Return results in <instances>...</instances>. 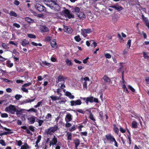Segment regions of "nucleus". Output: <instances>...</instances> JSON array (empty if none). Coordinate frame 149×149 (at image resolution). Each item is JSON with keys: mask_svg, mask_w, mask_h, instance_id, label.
<instances>
[{"mask_svg": "<svg viewBox=\"0 0 149 149\" xmlns=\"http://www.w3.org/2000/svg\"><path fill=\"white\" fill-rule=\"evenodd\" d=\"M43 1L45 4L52 9L58 10L60 8V6L55 1L53 0H43Z\"/></svg>", "mask_w": 149, "mask_h": 149, "instance_id": "nucleus-1", "label": "nucleus"}, {"mask_svg": "<svg viewBox=\"0 0 149 149\" xmlns=\"http://www.w3.org/2000/svg\"><path fill=\"white\" fill-rule=\"evenodd\" d=\"M16 108L13 105L10 104L9 106L6 107L5 109L6 111L10 112L12 114H14L16 111Z\"/></svg>", "mask_w": 149, "mask_h": 149, "instance_id": "nucleus-2", "label": "nucleus"}, {"mask_svg": "<svg viewBox=\"0 0 149 149\" xmlns=\"http://www.w3.org/2000/svg\"><path fill=\"white\" fill-rule=\"evenodd\" d=\"M85 102L86 104H88L89 102L91 103H92L93 102L98 103V99L96 98H94L93 97L91 96L90 97H86V99Z\"/></svg>", "mask_w": 149, "mask_h": 149, "instance_id": "nucleus-3", "label": "nucleus"}, {"mask_svg": "<svg viewBox=\"0 0 149 149\" xmlns=\"http://www.w3.org/2000/svg\"><path fill=\"white\" fill-rule=\"evenodd\" d=\"M35 7L37 10L40 12H45L46 11L45 7L39 4H37L35 6Z\"/></svg>", "mask_w": 149, "mask_h": 149, "instance_id": "nucleus-4", "label": "nucleus"}, {"mask_svg": "<svg viewBox=\"0 0 149 149\" xmlns=\"http://www.w3.org/2000/svg\"><path fill=\"white\" fill-rule=\"evenodd\" d=\"M70 103L71 106H72L77 105H80L82 103L81 101L79 99H78L75 101L72 100L70 101Z\"/></svg>", "mask_w": 149, "mask_h": 149, "instance_id": "nucleus-5", "label": "nucleus"}, {"mask_svg": "<svg viewBox=\"0 0 149 149\" xmlns=\"http://www.w3.org/2000/svg\"><path fill=\"white\" fill-rule=\"evenodd\" d=\"M40 30L41 33H46L49 31V28L45 25H42L40 27Z\"/></svg>", "mask_w": 149, "mask_h": 149, "instance_id": "nucleus-6", "label": "nucleus"}, {"mask_svg": "<svg viewBox=\"0 0 149 149\" xmlns=\"http://www.w3.org/2000/svg\"><path fill=\"white\" fill-rule=\"evenodd\" d=\"M110 7L115 8L118 11H120L123 9V7L119 6L118 3L115 4L114 5L110 6Z\"/></svg>", "mask_w": 149, "mask_h": 149, "instance_id": "nucleus-7", "label": "nucleus"}, {"mask_svg": "<svg viewBox=\"0 0 149 149\" xmlns=\"http://www.w3.org/2000/svg\"><path fill=\"white\" fill-rule=\"evenodd\" d=\"M141 17L143 21L145 22L146 26L149 29V22L148 18L145 17L143 15H142Z\"/></svg>", "mask_w": 149, "mask_h": 149, "instance_id": "nucleus-8", "label": "nucleus"}, {"mask_svg": "<svg viewBox=\"0 0 149 149\" xmlns=\"http://www.w3.org/2000/svg\"><path fill=\"white\" fill-rule=\"evenodd\" d=\"M105 137L106 139L109 141L111 143H113V141L115 139L110 134L106 135Z\"/></svg>", "mask_w": 149, "mask_h": 149, "instance_id": "nucleus-9", "label": "nucleus"}, {"mask_svg": "<svg viewBox=\"0 0 149 149\" xmlns=\"http://www.w3.org/2000/svg\"><path fill=\"white\" fill-rule=\"evenodd\" d=\"M64 31L65 32L70 33L72 32V29L70 27L65 26L64 25Z\"/></svg>", "mask_w": 149, "mask_h": 149, "instance_id": "nucleus-10", "label": "nucleus"}, {"mask_svg": "<svg viewBox=\"0 0 149 149\" xmlns=\"http://www.w3.org/2000/svg\"><path fill=\"white\" fill-rule=\"evenodd\" d=\"M92 31L91 29H84L82 32L83 35L86 37L87 36V34L88 33H89Z\"/></svg>", "mask_w": 149, "mask_h": 149, "instance_id": "nucleus-11", "label": "nucleus"}, {"mask_svg": "<svg viewBox=\"0 0 149 149\" xmlns=\"http://www.w3.org/2000/svg\"><path fill=\"white\" fill-rule=\"evenodd\" d=\"M72 120V116L70 114L68 113L66 115L65 118V120L66 122L71 121Z\"/></svg>", "mask_w": 149, "mask_h": 149, "instance_id": "nucleus-12", "label": "nucleus"}, {"mask_svg": "<svg viewBox=\"0 0 149 149\" xmlns=\"http://www.w3.org/2000/svg\"><path fill=\"white\" fill-rule=\"evenodd\" d=\"M63 77L61 75H59L57 77V79L56 80V82L58 83L59 82L63 81V83H65V81L63 80Z\"/></svg>", "mask_w": 149, "mask_h": 149, "instance_id": "nucleus-13", "label": "nucleus"}, {"mask_svg": "<svg viewBox=\"0 0 149 149\" xmlns=\"http://www.w3.org/2000/svg\"><path fill=\"white\" fill-rule=\"evenodd\" d=\"M74 143L75 144V148L76 149H77L80 144V140L78 139H76L74 140Z\"/></svg>", "mask_w": 149, "mask_h": 149, "instance_id": "nucleus-14", "label": "nucleus"}, {"mask_svg": "<svg viewBox=\"0 0 149 149\" xmlns=\"http://www.w3.org/2000/svg\"><path fill=\"white\" fill-rule=\"evenodd\" d=\"M104 83H109L111 82V79L107 75H105L103 77Z\"/></svg>", "mask_w": 149, "mask_h": 149, "instance_id": "nucleus-15", "label": "nucleus"}, {"mask_svg": "<svg viewBox=\"0 0 149 149\" xmlns=\"http://www.w3.org/2000/svg\"><path fill=\"white\" fill-rule=\"evenodd\" d=\"M20 44L23 46H25L26 45L29 44V42L26 39H24L22 40H21Z\"/></svg>", "mask_w": 149, "mask_h": 149, "instance_id": "nucleus-16", "label": "nucleus"}, {"mask_svg": "<svg viewBox=\"0 0 149 149\" xmlns=\"http://www.w3.org/2000/svg\"><path fill=\"white\" fill-rule=\"evenodd\" d=\"M78 16L81 19H84L86 18L85 15L83 12H81L78 15Z\"/></svg>", "mask_w": 149, "mask_h": 149, "instance_id": "nucleus-17", "label": "nucleus"}, {"mask_svg": "<svg viewBox=\"0 0 149 149\" xmlns=\"http://www.w3.org/2000/svg\"><path fill=\"white\" fill-rule=\"evenodd\" d=\"M45 132L47 135H52L54 133L50 127L48 128L45 130Z\"/></svg>", "mask_w": 149, "mask_h": 149, "instance_id": "nucleus-18", "label": "nucleus"}, {"mask_svg": "<svg viewBox=\"0 0 149 149\" xmlns=\"http://www.w3.org/2000/svg\"><path fill=\"white\" fill-rule=\"evenodd\" d=\"M21 128L23 129L24 130H26V133L28 134H30L31 135H32V133L30 132L29 130V129H27V127L25 126H23L21 127Z\"/></svg>", "mask_w": 149, "mask_h": 149, "instance_id": "nucleus-19", "label": "nucleus"}, {"mask_svg": "<svg viewBox=\"0 0 149 149\" xmlns=\"http://www.w3.org/2000/svg\"><path fill=\"white\" fill-rule=\"evenodd\" d=\"M13 130L10 129V131H7V132H3L0 133V136H2L4 135H7L8 134H11L13 133L12 131Z\"/></svg>", "mask_w": 149, "mask_h": 149, "instance_id": "nucleus-20", "label": "nucleus"}, {"mask_svg": "<svg viewBox=\"0 0 149 149\" xmlns=\"http://www.w3.org/2000/svg\"><path fill=\"white\" fill-rule=\"evenodd\" d=\"M51 45L53 48H56L57 47V45L56 42L54 40L51 42Z\"/></svg>", "mask_w": 149, "mask_h": 149, "instance_id": "nucleus-21", "label": "nucleus"}, {"mask_svg": "<svg viewBox=\"0 0 149 149\" xmlns=\"http://www.w3.org/2000/svg\"><path fill=\"white\" fill-rule=\"evenodd\" d=\"M52 117V116L51 114L49 113H47L45 117V121H51V120Z\"/></svg>", "mask_w": 149, "mask_h": 149, "instance_id": "nucleus-22", "label": "nucleus"}, {"mask_svg": "<svg viewBox=\"0 0 149 149\" xmlns=\"http://www.w3.org/2000/svg\"><path fill=\"white\" fill-rule=\"evenodd\" d=\"M51 141L54 145H56L58 142L57 138L55 136H54L52 140Z\"/></svg>", "mask_w": 149, "mask_h": 149, "instance_id": "nucleus-23", "label": "nucleus"}, {"mask_svg": "<svg viewBox=\"0 0 149 149\" xmlns=\"http://www.w3.org/2000/svg\"><path fill=\"white\" fill-rule=\"evenodd\" d=\"M30 147L28 145L27 143H26L24 145H22L20 149H28L30 148Z\"/></svg>", "mask_w": 149, "mask_h": 149, "instance_id": "nucleus-24", "label": "nucleus"}, {"mask_svg": "<svg viewBox=\"0 0 149 149\" xmlns=\"http://www.w3.org/2000/svg\"><path fill=\"white\" fill-rule=\"evenodd\" d=\"M50 98L52 99V100L54 101H56L57 100H58L61 99V98L60 97H58L57 96H50Z\"/></svg>", "mask_w": 149, "mask_h": 149, "instance_id": "nucleus-25", "label": "nucleus"}, {"mask_svg": "<svg viewBox=\"0 0 149 149\" xmlns=\"http://www.w3.org/2000/svg\"><path fill=\"white\" fill-rule=\"evenodd\" d=\"M90 112L89 113V118L92 120L93 121H95L96 120L94 118V115L90 111H89Z\"/></svg>", "mask_w": 149, "mask_h": 149, "instance_id": "nucleus-26", "label": "nucleus"}, {"mask_svg": "<svg viewBox=\"0 0 149 149\" xmlns=\"http://www.w3.org/2000/svg\"><path fill=\"white\" fill-rule=\"evenodd\" d=\"M36 117L35 116H33L29 118V123L31 124H33L35 122V119Z\"/></svg>", "mask_w": 149, "mask_h": 149, "instance_id": "nucleus-27", "label": "nucleus"}, {"mask_svg": "<svg viewBox=\"0 0 149 149\" xmlns=\"http://www.w3.org/2000/svg\"><path fill=\"white\" fill-rule=\"evenodd\" d=\"M50 127L54 133L58 129V127L57 125H55L53 127Z\"/></svg>", "mask_w": 149, "mask_h": 149, "instance_id": "nucleus-28", "label": "nucleus"}, {"mask_svg": "<svg viewBox=\"0 0 149 149\" xmlns=\"http://www.w3.org/2000/svg\"><path fill=\"white\" fill-rule=\"evenodd\" d=\"M65 63L68 66H72L73 65V63L72 62L71 60H69L68 58H67L66 60Z\"/></svg>", "mask_w": 149, "mask_h": 149, "instance_id": "nucleus-29", "label": "nucleus"}, {"mask_svg": "<svg viewBox=\"0 0 149 149\" xmlns=\"http://www.w3.org/2000/svg\"><path fill=\"white\" fill-rule=\"evenodd\" d=\"M113 126H114L113 128V130L114 132L117 134L118 135L119 133V129L116 126L115 124H113Z\"/></svg>", "mask_w": 149, "mask_h": 149, "instance_id": "nucleus-30", "label": "nucleus"}, {"mask_svg": "<svg viewBox=\"0 0 149 149\" xmlns=\"http://www.w3.org/2000/svg\"><path fill=\"white\" fill-rule=\"evenodd\" d=\"M64 9H65V10H63L62 11L63 12H64V14L65 15V16H66L68 14H69L70 13V11L68 9H66L65 8V7H64L63 8Z\"/></svg>", "mask_w": 149, "mask_h": 149, "instance_id": "nucleus-31", "label": "nucleus"}, {"mask_svg": "<svg viewBox=\"0 0 149 149\" xmlns=\"http://www.w3.org/2000/svg\"><path fill=\"white\" fill-rule=\"evenodd\" d=\"M67 135V139L68 140H71L72 139V135L71 133H69L68 132H66Z\"/></svg>", "mask_w": 149, "mask_h": 149, "instance_id": "nucleus-32", "label": "nucleus"}, {"mask_svg": "<svg viewBox=\"0 0 149 149\" xmlns=\"http://www.w3.org/2000/svg\"><path fill=\"white\" fill-rule=\"evenodd\" d=\"M124 72L123 71L122 72V82L121 83V84L122 85L125 84V83H126L124 79Z\"/></svg>", "mask_w": 149, "mask_h": 149, "instance_id": "nucleus-33", "label": "nucleus"}, {"mask_svg": "<svg viewBox=\"0 0 149 149\" xmlns=\"http://www.w3.org/2000/svg\"><path fill=\"white\" fill-rule=\"evenodd\" d=\"M73 12H75L76 13H79L80 10V8L78 7H76L73 8Z\"/></svg>", "mask_w": 149, "mask_h": 149, "instance_id": "nucleus-34", "label": "nucleus"}, {"mask_svg": "<svg viewBox=\"0 0 149 149\" xmlns=\"http://www.w3.org/2000/svg\"><path fill=\"white\" fill-rule=\"evenodd\" d=\"M137 123L136 121H133L132 123V127L136 128L137 127Z\"/></svg>", "mask_w": 149, "mask_h": 149, "instance_id": "nucleus-35", "label": "nucleus"}, {"mask_svg": "<svg viewBox=\"0 0 149 149\" xmlns=\"http://www.w3.org/2000/svg\"><path fill=\"white\" fill-rule=\"evenodd\" d=\"M56 146L55 148V149H60L61 146H62V143L60 142H57L56 143Z\"/></svg>", "mask_w": 149, "mask_h": 149, "instance_id": "nucleus-36", "label": "nucleus"}, {"mask_svg": "<svg viewBox=\"0 0 149 149\" xmlns=\"http://www.w3.org/2000/svg\"><path fill=\"white\" fill-rule=\"evenodd\" d=\"M2 47L5 49H9V47L8 46L7 44L3 43L1 45Z\"/></svg>", "mask_w": 149, "mask_h": 149, "instance_id": "nucleus-37", "label": "nucleus"}, {"mask_svg": "<svg viewBox=\"0 0 149 149\" xmlns=\"http://www.w3.org/2000/svg\"><path fill=\"white\" fill-rule=\"evenodd\" d=\"M122 63H120V67H119V68L118 69H117V71L118 73H120V72H121L122 71V69L123 67V66L122 65Z\"/></svg>", "mask_w": 149, "mask_h": 149, "instance_id": "nucleus-38", "label": "nucleus"}, {"mask_svg": "<svg viewBox=\"0 0 149 149\" xmlns=\"http://www.w3.org/2000/svg\"><path fill=\"white\" fill-rule=\"evenodd\" d=\"M74 39L75 41L77 42H79L81 40V39L80 38L79 35H78L77 36H75Z\"/></svg>", "mask_w": 149, "mask_h": 149, "instance_id": "nucleus-39", "label": "nucleus"}, {"mask_svg": "<svg viewBox=\"0 0 149 149\" xmlns=\"http://www.w3.org/2000/svg\"><path fill=\"white\" fill-rule=\"evenodd\" d=\"M6 64L7 66L9 67H11L13 66V63H11L10 60H8L6 61Z\"/></svg>", "mask_w": 149, "mask_h": 149, "instance_id": "nucleus-40", "label": "nucleus"}, {"mask_svg": "<svg viewBox=\"0 0 149 149\" xmlns=\"http://www.w3.org/2000/svg\"><path fill=\"white\" fill-rule=\"evenodd\" d=\"M36 122H38V126H41L43 123L44 122V120L39 119L38 118L36 120Z\"/></svg>", "mask_w": 149, "mask_h": 149, "instance_id": "nucleus-41", "label": "nucleus"}, {"mask_svg": "<svg viewBox=\"0 0 149 149\" xmlns=\"http://www.w3.org/2000/svg\"><path fill=\"white\" fill-rule=\"evenodd\" d=\"M25 19L26 21L29 23H33L34 22L33 19L29 17H26Z\"/></svg>", "mask_w": 149, "mask_h": 149, "instance_id": "nucleus-42", "label": "nucleus"}, {"mask_svg": "<svg viewBox=\"0 0 149 149\" xmlns=\"http://www.w3.org/2000/svg\"><path fill=\"white\" fill-rule=\"evenodd\" d=\"M40 65L42 66H43V65H45L47 66H49L50 64V63H47L46 61H42V63H40Z\"/></svg>", "mask_w": 149, "mask_h": 149, "instance_id": "nucleus-43", "label": "nucleus"}, {"mask_svg": "<svg viewBox=\"0 0 149 149\" xmlns=\"http://www.w3.org/2000/svg\"><path fill=\"white\" fill-rule=\"evenodd\" d=\"M36 99V98H34L33 99H27L25 101V103H28L29 102H33Z\"/></svg>", "mask_w": 149, "mask_h": 149, "instance_id": "nucleus-44", "label": "nucleus"}, {"mask_svg": "<svg viewBox=\"0 0 149 149\" xmlns=\"http://www.w3.org/2000/svg\"><path fill=\"white\" fill-rule=\"evenodd\" d=\"M143 57L146 59L149 58V56H148V53L146 52H143Z\"/></svg>", "mask_w": 149, "mask_h": 149, "instance_id": "nucleus-45", "label": "nucleus"}, {"mask_svg": "<svg viewBox=\"0 0 149 149\" xmlns=\"http://www.w3.org/2000/svg\"><path fill=\"white\" fill-rule=\"evenodd\" d=\"M27 36L29 38H31L35 39L36 38V37L35 35L31 34H27Z\"/></svg>", "mask_w": 149, "mask_h": 149, "instance_id": "nucleus-46", "label": "nucleus"}, {"mask_svg": "<svg viewBox=\"0 0 149 149\" xmlns=\"http://www.w3.org/2000/svg\"><path fill=\"white\" fill-rule=\"evenodd\" d=\"M99 116L100 117V119L103 120V112L102 111H100L99 113Z\"/></svg>", "mask_w": 149, "mask_h": 149, "instance_id": "nucleus-47", "label": "nucleus"}, {"mask_svg": "<svg viewBox=\"0 0 149 149\" xmlns=\"http://www.w3.org/2000/svg\"><path fill=\"white\" fill-rule=\"evenodd\" d=\"M27 111L29 112L30 111H33L35 113H37V111L35 109L33 108H31L28 110H27Z\"/></svg>", "mask_w": 149, "mask_h": 149, "instance_id": "nucleus-48", "label": "nucleus"}, {"mask_svg": "<svg viewBox=\"0 0 149 149\" xmlns=\"http://www.w3.org/2000/svg\"><path fill=\"white\" fill-rule=\"evenodd\" d=\"M122 87L123 88V90L124 91H126V93H129V91L127 89V88L126 87V86L125 85V84L122 85Z\"/></svg>", "mask_w": 149, "mask_h": 149, "instance_id": "nucleus-49", "label": "nucleus"}, {"mask_svg": "<svg viewBox=\"0 0 149 149\" xmlns=\"http://www.w3.org/2000/svg\"><path fill=\"white\" fill-rule=\"evenodd\" d=\"M42 102L43 101L42 100L38 102L37 105H35L34 106V107L35 108H36L39 107L40 105H41V104L42 103Z\"/></svg>", "mask_w": 149, "mask_h": 149, "instance_id": "nucleus-50", "label": "nucleus"}, {"mask_svg": "<svg viewBox=\"0 0 149 149\" xmlns=\"http://www.w3.org/2000/svg\"><path fill=\"white\" fill-rule=\"evenodd\" d=\"M66 17H67L69 19L74 18V15L70 13Z\"/></svg>", "mask_w": 149, "mask_h": 149, "instance_id": "nucleus-51", "label": "nucleus"}, {"mask_svg": "<svg viewBox=\"0 0 149 149\" xmlns=\"http://www.w3.org/2000/svg\"><path fill=\"white\" fill-rule=\"evenodd\" d=\"M76 111L79 113H81L83 114H84L85 113V111L82 110L81 109H76V110H73V111Z\"/></svg>", "mask_w": 149, "mask_h": 149, "instance_id": "nucleus-52", "label": "nucleus"}, {"mask_svg": "<svg viewBox=\"0 0 149 149\" xmlns=\"http://www.w3.org/2000/svg\"><path fill=\"white\" fill-rule=\"evenodd\" d=\"M10 15L11 16H14L15 17H16L17 16L16 13L13 11H11L10 12Z\"/></svg>", "mask_w": 149, "mask_h": 149, "instance_id": "nucleus-53", "label": "nucleus"}, {"mask_svg": "<svg viewBox=\"0 0 149 149\" xmlns=\"http://www.w3.org/2000/svg\"><path fill=\"white\" fill-rule=\"evenodd\" d=\"M4 129L6 131H10V129L7 128L5 127H3L1 124V123H0V129Z\"/></svg>", "mask_w": 149, "mask_h": 149, "instance_id": "nucleus-54", "label": "nucleus"}, {"mask_svg": "<svg viewBox=\"0 0 149 149\" xmlns=\"http://www.w3.org/2000/svg\"><path fill=\"white\" fill-rule=\"evenodd\" d=\"M31 44L33 45L36 46H42V44L40 43H37L34 42H31Z\"/></svg>", "mask_w": 149, "mask_h": 149, "instance_id": "nucleus-55", "label": "nucleus"}, {"mask_svg": "<svg viewBox=\"0 0 149 149\" xmlns=\"http://www.w3.org/2000/svg\"><path fill=\"white\" fill-rule=\"evenodd\" d=\"M127 139L128 140V141H127V142L129 144L130 146L132 141L131 136H129L127 137Z\"/></svg>", "mask_w": 149, "mask_h": 149, "instance_id": "nucleus-56", "label": "nucleus"}, {"mask_svg": "<svg viewBox=\"0 0 149 149\" xmlns=\"http://www.w3.org/2000/svg\"><path fill=\"white\" fill-rule=\"evenodd\" d=\"M80 135L82 136H87L88 133L87 132H81L80 133Z\"/></svg>", "mask_w": 149, "mask_h": 149, "instance_id": "nucleus-57", "label": "nucleus"}, {"mask_svg": "<svg viewBox=\"0 0 149 149\" xmlns=\"http://www.w3.org/2000/svg\"><path fill=\"white\" fill-rule=\"evenodd\" d=\"M34 127L32 126H30L29 127V130L31 131L32 132H34L35 131L34 129Z\"/></svg>", "mask_w": 149, "mask_h": 149, "instance_id": "nucleus-58", "label": "nucleus"}, {"mask_svg": "<svg viewBox=\"0 0 149 149\" xmlns=\"http://www.w3.org/2000/svg\"><path fill=\"white\" fill-rule=\"evenodd\" d=\"M22 97V95H21L17 94L15 95V98L16 100H19L20 98Z\"/></svg>", "mask_w": 149, "mask_h": 149, "instance_id": "nucleus-59", "label": "nucleus"}, {"mask_svg": "<svg viewBox=\"0 0 149 149\" xmlns=\"http://www.w3.org/2000/svg\"><path fill=\"white\" fill-rule=\"evenodd\" d=\"M131 40L130 39H129L127 41V45L128 46V47H127V48L129 49L130 48V47L131 46Z\"/></svg>", "mask_w": 149, "mask_h": 149, "instance_id": "nucleus-60", "label": "nucleus"}, {"mask_svg": "<svg viewBox=\"0 0 149 149\" xmlns=\"http://www.w3.org/2000/svg\"><path fill=\"white\" fill-rule=\"evenodd\" d=\"M75 130L76 128L74 126V125L73 126L69 128V130L70 131L72 132Z\"/></svg>", "mask_w": 149, "mask_h": 149, "instance_id": "nucleus-61", "label": "nucleus"}, {"mask_svg": "<svg viewBox=\"0 0 149 149\" xmlns=\"http://www.w3.org/2000/svg\"><path fill=\"white\" fill-rule=\"evenodd\" d=\"M128 87L132 92H134L135 91V89L131 86L129 85L128 86Z\"/></svg>", "mask_w": 149, "mask_h": 149, "instance_id": "nucleus-62", "label": "nucleus"}, {"mask_svg": "<svg viewBox=\"0 0 149 149\" xmlns=\"http://www.w3.org/2000/svg\"><path fill=\"white\" fill-rule=\"evenodd\" d=\"M1 116L2 118H7L8 117V115L6 113H2L1 114Z\"/></svg>", "mask_w": 149, "mask_h": 149, "instance_id": "nucleus-63", "label": "nucleus"}, {"mask_svg": "<svg viewBox=\"0 0 149 149\" xmlns=\"http://www.w3.org/2000/svg\"><path fill=\"white\" fill-rule=\"evenodd\" d=\"M0 144L2 146H5L6 143L5 141L3 139H1L0 140Z\"/></svg>", "mask_w": 149, "mask_h": 149, "instance_id": "nucleus-64", "label": "nucleus"}]
</instances>
